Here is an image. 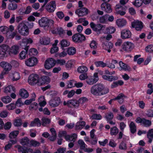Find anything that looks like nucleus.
Wrapping results in <instances>:
<instances>
[{
	"instance_id": "obj_48",
	"label": "nucleus",
	"mask_w": 153,
	"mask_h": 153,
	"mask_svg": "<svg viewBox=\"0 0 153 153\" xmlns=\"http://www.w3.org/2000/svg\"><path fill=\"white\" fill-rule=\"evenodd\" d=\"M8 27L6 26L0 27V33H2L4 34H7L8 33Z\"/></svg>"
},
{
	"instance_id": "obj_52",
	"label": "nucleus",
	"mask_w": 153,
	"mask_h": 153,
	"mask_svg": "<svg viewBox=\"0 0 153 153\" xmlns=\"http://www.w3.org/2000/svg\"><path fill=\"white\" fill-rule=\"evenodd\" d=\"M76 81L74 80H71L69 81H68L67 82V88H71L72 87H74V83H75Z\"/></svg>"
},
{
	"instance_id": "obj_43",
	"label": "nucleus",
	"mask_w": 153,
	"mask_h": 153,
	"mask_svg": "<svg viewBox=\"0 0 153 153\" xmlns=\"http://www.w3.org/2000/svg\"><path fill=\"white\" fill-rule=\"evenodd\" d=\"M41 120V124L44 126H46L47 124H49L51 122V120L48 118L43 117Z\"/></svg>"
},
{
	"instance_id": "obj_29",
	"label": "nucleus",
	"mask_w": 153,
	"mask_h": 153,
	"mask_svg": "<svg viewBox=\"0 0 153 153\" xmlns=\"http://www.w3.org/2000/svg\"><path fill=\"white\" fill-rule=\"evenodd\" d=\"M124 84V82L122 80H118L117 81H114L111 86V88H114L117 87L119 85L122 86Z\"/></svg>"
},
{
	"instance_id": "obj_10",
	"label": "nucleus",
	"mask_w": 153,
	"mask_h": 153,
	"mask_svg": "<svg viewBox=\"0 0 153 153\" xmlns=\"http://www.w3.org/2000/svg\"><path fill=\"white\" fill-rule=\"evenodd\" d=\"M134 48L133 44L130 42H125L122 45V48L123 50L128 52L131 51Z\"/></svg>"
},
{
	"instance_id": "obj_32",
	"label": "nucleus",
	"mask_w": 153,
	"mask_h": 153,
	"mask_svg": "<svg viewBox=\"0 0 153 153\" xmlns=\"http://www.w3.org/2000/svg\"><path fill=\"white\" fill-rule=\"evenodd\" d=\"M39 42L41 44L47 45L50 43V39L48 37H43L40 39Z\"/></svg>"
},
{
	"instance_id": "obj_4",
	"label": "nucleus",
	"mask_w": 153,
	"mask_h": 153,
	"mask_svg": "<svg viewBox=\"0 0 153 153\" xmlns=\"http://www.w3.org/2000/svg\"><path fill=\"white\" fill-rule=\"evenodd\" d=\"M39 80V76L36 74H32L29 76L28 82L29 84L32 85L36 84L38 85Z\"/></svg>"
},
{
	"instance_id": "obj_7",
	"label": "nucleus",
	"mask_w": 153,
	"mask_h": 153,
	"mask_svg": "<svg viewBox=\"0 0 153 153\" xmlns=\"http://www.w3.org/2000/svg\"><path fill=\"white\" fill-rule=\"evenodd\" d=\"M136 122L138 123L143 124L144 126L146 127H148L151 126L152 124V121L146 119L144 118H141L140 117H137L135 120Z\"/></svg>"
},
{
	"instance_id": "obj_44",
	"label": "nucleus",
	"mask_w": 153,
	"mask_h": 153,
	"mask_svg": "<svg viewBox=\"0 0 153 153\" xmlns=\"http://www.w3.org/2000/svg\"><path fill=\"white\" fill-rule=\"evenodd\" d=\"M1 100L6 104L12 101L11 98L8 96H4L1 97Z\"/></svg>"
},
{
	"instance_id": "obj_59",
	"label": "nucleus",
	"mask_w": 153,
	"mask_h": 153,
	"mask_svg": "<svg viewBox=\"0 0 153 153\" xmlns=\"http://www.w3.org/2000/svg\"><path fill=\"white\" fill-rule=\"evenodd\" d=\"M16 105L14 103H11L7 105L6 107L9 110H13L16 108Z\"/></svg>"
},
{
	"instance_id": "obj_13",
	"label": "nucleus",
	"mask_w": 153,
	"mask_h": 153,
	"mask_svg": "<svg viewBox=\"0 0 153 153\" xmlns=\"http://www.w3.org/2000/svg\"><path fill=\"white\" fill-rule=\"evenodd\" d=\"M55 1H52L47 4L45 7L46 9L50 13L54 12L56 8Z\"/></svg>"
},
{
	"instance_id": "obj_28",
	"label": "nucleus",
	"mask_w": 153,
	"mask_h": 153,
	"mask_svg": "<svg viewBox=\"0 0 153 153\" xmlns=\"http://www.w3.org/2000/svg\"><path fill=\"white\" fill-rule=\"evenodd\" d=\"M85 122L84 121H79L77 122L75 126L76 130H81L85 126Z\"/></svg>"
},
{
	"instance_id": "obj_23",
	"label": "nucleus",
	"mask_w": 153,
	"mask_h": 153,
	"mask_svg": "<svg viewBox=\"0 0 153 153\" xmlns=\"http://www.w3.org/2000/svg\"><path fill=\"white\" fill-rule=\"evenodd\" d=\"M60 103V99L58 97H55L49 101L50 105L53 107L58 106Z\"/></svg>"
},
{
	"instance_id": "obj_6",
	"label": "nucleus",
	"mask_w": 153,
	"mask_h": 153,
	"mask_svg": "<svg viewBox=\"0 0 153 153\" xmlns=\"http://www.w3.org/2000/svg\"><path fill=\"white\" fill-rule=\"evenodd\" d=\"M76 133H74L71 134H67V132L65 131H62L59 132L58 136L59 137L61 138L64 137V138L66 141L70 140V138L73 137L72 140H75L76 136Z\"/></svg>"
},
{
	"instance_id": "obj_38",
	"label": "nucleus",
	"mask_w": 153,
	"mask_h": 153,
	"mask_svg": "<svg viewBox=\"0 0 153 153\" xmlns=\"http://www.w3.org/2000/svg\"><path fill=\"white\" fill-rule=\"evenodd\" d=\"M119 133V129L116 126H114L110 128V134L112 136L116 135Z\"/></svg>"
},
{
	"instance_id": "obj_56",
	"label": "nucleus",
	"mask_w": 153,
	"mask_h": 153,
	"mask_svg": "<svg viewBox=\"0 0 153 153\" xmlns=\"http://www.w3.org/2000/svg\"><path fill=\"white\" fill-rule=\"evenodd\" d=\"M38 107V104L36 102H34L30 104L29 108L30 110H31L33 109L36 110L37 108Z\"/></svg>"
},
{
	"instance_id": "obj_16",
	"label": "nucleus",
	"mask_w": 153,
	"mask_h": 153,
	"mask_svg": "<svg viewBox=\"0 0 153 153\" xmlns=\"http://www.w3.org/2000/svg\"><path fill=\"white\" fill-rule=\"evenodd\" d=\"M50 81L49 77L47 76H43L40 77L39 76L38 85L41 86L45 84H48Z\"/></svg>"
},
{
	"instance_id": "obj_11",
	"label": "nucleus",
	"mask_w": 153,
	"mask_h": 153,
	"mask_svg": "<svg viewBox=\"0 0 153 153\" xmlns=\"http://www.w3.org/2000/svg\"><path fill=\"white\" fill-rule=\"evenodd\" d=\"M54 59L49 58L46 60L45 63V68L46 69H50L53 67L55 65Z\"/></svg>"
},
{
	"instance_id": "obj_8",
	"label": "nucleus",
	"mask_w": 153,
	"mask_h": 153,
	"mask_svg": "<svg viewBox=\"0 0 153 153\" xmlns=\"http://www.w3.org/2000/svg\"><path fill=\"white\" fill-rule=\"evenodd\" d=\"M33 42V40L31 38H25L22 39L20 45L22 49L28 50L29 46V45H27L31 44Z\"/></svg>"
},
{
	"instance_id": "obj_36",
	"label": "nucleus",
	"mask_w": 153,
	"mask_h": 153,
	"mask_svg": "<svg viewBox=\"0 0 153 153\" xmlns=\"http://www.w3.org/2000/svg\"><path fill=\"white\" fill-rule=\"evenodd\" d=\"M18 7L17 4L15 2H10L7 6V8L12 10H14L16 9Z\"/></svg>"
},
{
	"instance_id": "obj_60",
	"label": "nucleus",
	"mask_w": 153,
	"mask_h": 153,
	"mask_svg": "<svg viewBox=\"0 0 153 153\" xmlns=\"http://www.w3.org/2000/svg\"><path fill=\"white\" fill-rule=\"evenodd\" d=\"M20 78L19 74L17 72H15L13 74L12 80L13 81H17Z\"/></svg>"
},
{
	"instance_id": "obj_20",
	"label": "nucleus",
	"mask_w": 153,
	"mask_h": 153,
	"mask_svg": "<svg viewBox=\"0 0 153 153\" xmlns=\"http://www.w3.org/2000/svg\"><path fill=\"white\" fill-rule=\"evenodd\" d=\"M131 33L128 29H125L123 30L121 33V36L123 39H128L131 38Z\"/></svg>"
},
{
	"instance_id": "obj_45",
	"label": "nucleus",
	"mask_w": 153,
	"mask_h": 153,
	"mask_svg": "<svg viewBox=\"0 0 153 153\" xmlns=\"http://www.w3.org/2000/svg\"><path fill=\"white\" fill-rule=\"evenodd\" d=\"M78 143L79 145L80 149L84 150L85 148L87 146L84 141L82 139H79L78 141Z\"/></svg>"
},
{
	"instance_id": "obj_47",
	"label": "nucleus",
	"mask_w": 153,
	"mask_h": 153,
	"mask_svg": "<svg viewBox=\"0 0 153 153\" xmlns=\"http://www.w3.org/2000/svg\"><path fill=\"white\" fill-rule=\"evenodd\" d=\"M116 31V29L113 27L110 26L106 28L105 32L108 34L114 33Z\"/></svg>"
},
{
	"instance_id": "obj_61",
	"label": "nucleus",
	"mask_w": 153,
	"mask_h": 153,
	"mask_svg": "<svg viewBox=\"0 0 153 153\" xmlns=\"http://www.w3.org/2000/svg\"><path fill=\"white\" fill-rule=\"evenodd\" d=\"M91 118L93 120H100L102 119V116L100 114H94L91 116Z\"/></svg>"
},
{
	"instance_id": "obj_34",
	"label": "nucleus",
	"mask_w": 153,
	"mask_h": 153,
	"mask_svg": "<svg viewBox=\"0 0 153 153\" xmlns=\"http://www.w3.org/2000/svg\"><path fill=\"white\" fill-rule=\"evenodd\" d=\"M30 141L27 137L22 138L20 141V143L22 145L29 146Z\"/></svg>"
},
{
	"instance_id": "obj_27",
	"label": "nucleus",
	"mask_w": 153,
	"mask_h": 153,
	"mask_svg": "<svg viewBox=\"0 0 153 153\" xmlns=\"http://www.w3.org/2000/svg\"><path fill=\"white\" fill-rule=\"evenodd\" d=\"M116 24L119 27H122L125 26L127 23L126 20L123 19H119L116 21Z\"/></svg>"
},
{
	"instance_id": "obj_46",
	"label": "nucleus",
	"mask_w": 153,
	"mask_h": 153,
	"mask_svg": "<svg viewBox=\"0 0 153 153\" xmlns=\"http://www.w3.org/2000/svg\"><path fill=\"white\" fill-rule=\"evenodd\" d=\"M19 134L18 131H14L10 132L9 135V137L10 139L15 138Z\"/></svg>"
},
{
	"instance_id": "obj_5",
	"label": "nucleus",
	"mask_w": 153,
	"mask_h": 153,
	"mask_svg": "<svg viewBox=\"0 0 153 153\" xmlns=\"http://www.w3.org/2000/svg\"><path fill=\"white\" fill-rule=\"evenodd\" d=\"M72 38L73 41L75 43H81L86 39L85 36L83 34L79 33L74 34Z\"/></svg>"
},
{
	"instance_id": "obj_39",
	"label": "nucleus",
	"mask_w": 153,
	"mask_h": 153,
	"mask_svg": "<svg viewBox=\"0 0 153 153\" xmlns=\"http://www.w3.org/2000/svg\"><path fill=\"white\" fill-rule=\"evenodd\" d=\"M76 48L73 47H71L68 48L67 50V53L70 55H74L76 53Z\"/></svg>"
},
{
	"instance_id": "obj_57",
	"label": "nucleus",
	"mask_w": 153,
	"mask_h": 153,
	"mask_svg": "<svg viewBox=\"0 0 153 153\" xmlns=\"http://www.w3.org/2000/svg\"><path fill=\"white\" fill-rule=\"evenodd\" d=\"M143 3V0H135L133 4L136 7H139L141 6Z\"/></svg>"
},
{
	"instance_id": "obj_41",
	"label": "nucleus",
	"mask_w": 153,
	"mask_h": 153,
	"mask_svg": "<svg viewBox=\"0 0 153 153\" xmlns=\"http://www.w3.org/2000/svg\"><path fill=\"white\" fill-rule=\"evenodd\" d=\"M76 136L75 137H76L75 138V140H74V141L72 140L73 137H71L70 138V140H68V141H68V142H70L68 144V147L69 149L72 148L74 146V143L75 142L76 139L77 138V135L76 133Z\"/></svg>"
},
{
	"instance_id": "obj_40",
	"label": "nucleus",
	"mask_w": 153,
	"mask_h": 153,
	"mask_svg": "<svg viewBox=\"0 0 153 153\" xmlns=\"http://www.w3.org/2000/svg\"><path fill=\"white\" fill-rule=\"evenodd\" d=\"M129 126L131 133L134 134L137 131L136 126L135 123L133 122H131Z\"/></svg>"
},
{
	"instance_id": "obj_54",
	"label": "nucleus",
	"mask_w": 153,
	"mask_h": 153,
	"mask_svg": "<svg viewBox=\"0 0 153 153\" xmlns=\"http://www.w3.org/2000/svg\"><path fill=\"white\" fill-rule=\"evenodd\" d=\"M96 81V80H95V79H94V78H93L92 77H91L88 78H87L86 82L88 84L92 85L97 82Z\"/></svg>"
},
{
	"instance_id": "obj_18",
	"label": "nucleus",
	"mask_w": 153,
	"mask_h": 153,
	"mask_svg": "<svg viewBox=\"0 0 153 153\" xmlns=\"http://www.w3.org/2000/svg\"><path fill=\"white\" fill-rule=\"evenodd\" d=\"M38 62L36 58L32 57L29 58L25 61L26 65L29 67H32L36 65Z\"/></svg>"
},
{
	"instance_id": "obj_15",
	"label": "nucleus",
	"mask_w": 153,
	"mask_h": 153,
	"mask_svg": "<svg viewBox=\"0 0 153 153\" xmlns=\"http://www.w3.org/2000/svg\"><path fill=\"white\" fill-rule=\"evenodd\" d=\"M63 104L65 105H67L68 107L77 108L79 105V103L78 100H72L68 101L67 102H64Z\"/></svg>"
},
{
	"instance_id": "obj_58",
	"label": "nucleus",
	"mask_w": 153,
	"mask_h": 153,
	"mask_svg": "<svg viewBox=\"0 0 153 153\" xmlns=\"http://www.w3.org/2000/svg\"><path fill=\"white\" fill-rule=\"evenodd\" d=\"M39 143L37 141L32 140L30 141L29 146H32L33 147L39 146Z\"/></svg>"
},
{
	"instance_id": "obj_50",
	"label": "nucleus",
	"mask_w": 153,
	"mask_h": 153,
	"mask_svg": "<svg viewBox=\"0 0 153 153\" xmlns=\"http://www.w3.org/2000/svg\"><path fill=\"white\" fill-rule=\"evenodd\" d=\"M22 121L20 119H16L15 120L14 125L16 127H19L22 124Z\"/></svg>"
},
{
	"instance_id": "obj_26",
	"label": "nucleus",
	"mask_w": 153,
	"mask_h": 153,
	"mask_svg": "<svg viewBox=\"0 0 153 153\" xmlns=\"http://www.w3.org/2000/svg\"><path fill=\"white\" fill-rule=\"evenodd\" d=\"M41 121L38 118H35L33 121L31 122L30 124V126L32 127L36 126L39 127L41 126Z\"/></svg>"
},
{
	"instance_id": "obj_42",
	"label": "nucleus",
	"mask_w": 153,
	"mask_h": 153,
	"mask_svg": "<svg viewBox=\"0 0 153 153\" xmlns=\"http://www.w3.org/2000/svg\"><path fill=\"white\" fill-rule=\"evenodd\" d=\"M94 64L97 67H101L102 68L107 66V64L102 61H97L94 62Z\"/></svg>"
},
{
	"instance_id": "obj_14",
	"label": "nucleus",
	"mask_w": 153,
	"mask_h": 153,
	"mask_svg": "<svg viewBox=\"0 0 153 153\" xmlns=\"http://www.w3.org/2000/svg\"><path fill=\"white\" fill-rule=\"evenodd\" d=\"M102 10L107 13H110L113 10L111 4L108 3H102L100 6Z\"/></svg>"
},
{
	"instance_id": "obj_21",
	"label": "nucleus",
	"mask_w": 153,
	"mask_h": 153,
	"mask_svg": "<svg viewBox=\"0 0 153 153\" xmlns=\"http://www.w3.org/2000/svg\"><path fill=\"white\" fill-rule=\"evenodd\" d=\"M0 65L4 68L3 71L7 73L11 70L12 67L10 64L4 61L0 62Z\"/></svg>"
},
{
	"instance_id": "obj_24",
	"label": "nucleus",
	"mask_w": 153,
	"mask_h": 153,
	"mask_svg": "<svg viewBox=\"0 0 153 153\" xmlns=\"http://www.w3.org/2000/svg\"><path fill=\"white\" fill-rule=\"evenodd\" d=\"M119 64L120 67L119 69L120 70L128 71H130L131 70V68L128 65L123 62L120 61L119 62Z\"/></svg>"
},
{
	"instance_id": "obj_55",
	"label": "nucleus",
	"mask_w": 153,
	"mask_h": 153,
	"mask_svg": "<svg viewBox=\"0 0 153 153\" xmlns=\"http://www.w3.org/2000/svg\"><path fill=\"white\" fill-rule=\"evenodd\" d=\"M38 53L37 50L34 48H30L28 52V54L30 56L35 55H36Z\"/></svg>"
},
{
	"instance_id": "obj_2",
	"label": "nucleus",
	"mask_w": 153,
	"mask_h": 153,
	"mask_svg": "<svg viewBox=\"0 0 153 153\" xmlns=\"http://www.w3.org/2000/svg\"><path fill=\"white\" fill-rule=\"evenodd\" d=\"M39 24L42 27H49L53 25L54 21L51 19H49L46 17H43L38 21Z\"/></svg>"
},
{
	"instance_id": "obj_31",
	"label": "nucleus",
	"mask_w": 153,
	"mask_h": 153,
	"mask_svg": "<svg viewBox=\"0 0 153 153\" xmlns=\"http://www.w3.org/2000/svg\"><path fill=\"white\" fill-rule=\"evenodd\" d=\"M15 87L12 85H9L6 87L4 90V92L6 93L15 92Z\"/></svg>"
},
{
	"instance_id": "obj_19",
	"label": "nucleus",
	"mask_w": 153,
	"mask_h": 153,
	"mask_svg": "<svg viewBox=\"0 0 153 153\" xmlns=\"http://www.w3.org/2000/svg\"><path fill=\"white\" fill-rule=\"evenodd\" d=\"M88 10L87 8L83 7L76 9L75 12L76 14L79 17L82 16L88 13Z\"/></svg>"
},
{
	"instance_id": "obj_25",
	"label": "nucleus",
	"mask_w": 153,
	"mask_h": 153,
	"mask_svg": "<svg viewBox=\"0 0 153 153\" xmlns=\"http://www.w3.org/2000/svg\"><path fill=\"white\" fill-rule=\"evenodd\" d=\"M70 45V42L66 39H62L61 40L59 44L60 47L62 50H65V48L68 47Z\"/></svg>"
},
{
	"instance_id": "obj_12",
	"label": "nucleus",
	"mask_w": 153,
	"mask_h": 153,
	"mask_svg": "<svg viewBox=\"0 0 153 153\" xmlns=\"http://www.w3.org/2000/svg\"><path fill=\"white\" fill-rule=\"evenodd\" d=\"M131 27L137 31H141L143 27V23L141 21L137 20L131 22Z\"/></svg>"
},
{
	"instance_id": "obj_30",
	"label": "nucleus",
	"mask_w": 153,
	"mask_h": 153,
	"mask_svg": "<svg viewBox=\"0 0 153 153\" xmlns=\"http://www.w3.org/2000/svg\"><path fill=\"white\" fill-rule=\"evenodd\" d=\"M19 95L22 98H27L29 94L28 92L25 89L22 88L19 91Z\"/></svg>"
},
{
	"instance_id": "obj_17",
	"label": "nucleus",
	"mask_w": 153,
	"mask_h": 153,
	"mask_svg": "<svg viewBox=\"0 0 153 153\" xmlns=\"http://www.w3.org/2000/svg\"><path fill=\"white\" fill-rule=\"evenodd\" d=\"M9 48L8 45L4 44L0 46V59H2L7 54Z\"/></svg>"
},
{
	"instance_id": "obj_37",
	"label": "nucleus",
	"mask_w": 153,
	"mask_h": 153,
	"mask_svg": "<svg viewBox=\"0 0 153 153\" xmlns=\"http://www.w3.org/2000/svg\"><path fill=\"white\" fill-rule=\"evenodd\" d=\"M19 47L17 45L12 46L10 49V52L14 55H16L19 52Z\"/></svg>"
},
{
	"instance_id": "obj_3",
	"label": "nucleus",
	"mask_w": 153,
	"mask_h": 153,
	"mask_svg": "<svg viewBox=\"0 0 153 153\" xmlns=\"http://www.w3.org/2000/svg\"><path fill=\"white\" fill-rule=\"evenodd\" d=\"M18 29L19 33L22 36H27L29 34L28 27L24 23L20 24L18 26Z\"/></svg>"
},
{
	"instance_id": "obj_62",
	"label": "nucleus",
	"mask_w": 153,
	"mask_h": 153,
	"mask_svg": "<svg viewBox=\"0 0 153 153\" xmlns=\"http://www.w3.org/2000/svg\"><path fill=\"white\" fill-rule=\"evenodd\" d=\"M146 116L149 117H153V110L150 109L146 111Z\"/></svg>"
},
{
	"instance_id": "obj_9",
	"label": "nucleus",
	"mask_w": 153,
	"mask_h": 153,
	"mask_svg": "<svg viewBox=\"0 0 153 153\" xmlns=\"http://www.w3.org/2000/svg\"><path fill=\"white\" fill-rule=\"evenodd\" d=\"M126 97H127L123 93H121L119 94L116 97L111 99L108 102L109 104L111 105L113 101L117 100L119 104H122L124 101V98H126Z\"/></svg>"
},
{
	"instance_id": "obj_35",
	"label": "nucleus",
	"mask_w": 153,
	"mask_h": 153,
	"mask_svg": "<svg viewBox=\"0 0 153 153\" xmlns=\"http://www.w3.org/2000/svg\"><path fill=\"white\" fill-rule=\"evenodd\" d=\"M113 43L111 42H107L103 47L105 50H107L108 52L110 53L111 51V49L113 47Z\"/></svg>"
},
{
	"instance_id": "obj_64",
	"label": "nucleus",
	"mask_w": 153,
	"mask_h": 153,
	"mask_svg": "<svg viewBox=\"0 0 153 153\" xmlns=\"http://www.w3.org/2000/svg\"><path fill=\"white\" fill-rule=\"evenodd\" d=\"M145 50L148 52L153 53V45H150L146 47Z\"/></svg>"
},
{
	"instance_id": "obj_33",
	"label": "nucleus",
	"mask_w": 153,
	"mask_h": 153,
	"mask_svg": "<svg viewBox=\"0 0 153 153\" xmlns=\"http://www.w3.org/2000/svg\"><path fill=\"white\" fill-rule=\"evenodd\" d=\"M77 71L78 73L80 74L86 73L88 71V68L85 66H81L78 68Z\"/></svg>"
},
{
	"instance_id": "obj_22",
	"label": "nucleus",
	"mask_w": 153,
	"mask_h": 153,
	"mask_svg": "<svg viewBox=\"0 0 153 153\" xmlns=\"http://www.w3.org/2000/svg\"><path fill=\"white\" fill-rule=\"evenodd\" d=\"M91 28L95 32H99L101 30L103 27V25L100 24H95L93 22L90 23Z\"/></svg>"
},
{
	"instance_id": "obj_49",
	"label": "nucleus",
	"mask_w": 153,
	"mask_h": 153,
	"mask_svg": "<svg viewBox=\"0 0 153 153\" xmlns=\"http://www.w3.org/2000/svg\"><path fill=\"white\" fill-rule=\"evenodd\" d=\"M105 117L107 122H108L109 121L113 119L114 114L112 112H110L106 115Z\"/></svg>"
},
{
	"instance_id": "obj_53",
	"label": "nucleus",
	"mask_w": 153,
	"mask_h": 153,
	"mask_svg": "<svg viewBox=\"0 0 153 153\" xmlns=\"http://www.w3.org/2000/svg\"><path fill=\"white\" fill-rule=\"evenodd\" d=\"M25 51H22L19 55V58L21 59H25L26 57V55L27 54L28 50H25Z\"/></svg>"
},
{
	"instance_id": "obj_51",
	"label": "nucleus",
	"mask_w": 153,
	"mask_h": 153,
	"mask_svg": "<svg viewBox=\"0 0 153 153\" xmlns=\"http://www.w3.org/2000/svg\"><path fill=\"white\" fill-rule=\"evenodd\" d=\"M109 16L108 14H106L104 16L100 17L99 18V22L101 23L104 24L106 23L107 20V16Z\"/></svg>"
},
{
	"instance_id": "obj_63",
	"label": "nucleus",
	"mask_w": 153,
	"mask_h": 153,
	"mask_svg": "<svg viewBox=\"0 0 153 153\" xmlns=\"http://www.w3.org/2000/svg\"><path fill=\"white\" fill-rule=\"evenodd\" d=\"M118 77L113 76H108L107 81L111 82L113 81H115L118 79Z\"/></svg>"
},
{
	"instance_id": "obj_1",
	"label": "nucleus",
	"mask_w": 153,
	"mask_h": 153,
	"mask_svg": "<svg viewBox=\"0 0 153 153\" xmlns=\"http://www.w3.org/2000/svg\"><path fill=\"white\" fill-rule=\"evenodd\" d=\"M109 92L108 88L101 83L94 85L91 89V93L95 96H102L108 94Z\"/></svg>"
}]
</instances>
